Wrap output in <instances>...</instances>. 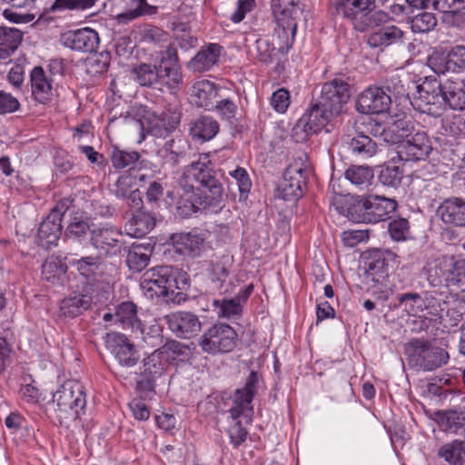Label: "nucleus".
Here are the masks:
<instances>
[{
  "label": "nucleus",
  "mask_w": 465,
  "mask_h": 465,
  "mask_svg": "<svg viewBox=\"0 0 465 465\" xmlns=\"http://www.w3.org/2000/svg\"><path fill=\"white\" fill-rule=\"evenodd\" d=\"M186 173L198 185L182 184L183 193L176 203V214L189 218L201 210L220 212L224 206V189L222 174L214 169L209 154H200L187 165Z\"/></svg>",
  "instance_id": "nucleus-1"
},
{
  "label": "nucleus",
  "mask_w": 465,
  "mask_h": 465,
  "mask_svg": "<svg viewBox=\"0 0 465 465\" xmlns=\"http://www.w3.org/2000/svg\"><path fill=\"white\" fill-rule=\"evenodd\" d=\"M140 286L144 295L152 300L181 304L188 298L186 291L190 287V276L175 266H155L143 274Z\"/></svg>",
  "instance_id": "nucleus-2"
},
{
  "label": "nucleus",
  "mask_w": 465,
  "mask_h": 465,
  "mask_svg": "<svg viewBox=\"0 0 465 465\" xmlns=\"http://www.w3.org/2000/svg\"><path fill=\"white\" fill-rule=\"evenodd\" d=\"M261 374L256 371H251L242 388L235 390L232 399V407L229 412L231 417L236 420L229 430L230 442L234 448H238L246 440L248 431L238 420L242 417L246 423L252 421L253 413L252 401L258 392Z\"/></svg>",
  "instance_id": "nucleus-3"
},
{
  "label": "nucleus",
  "mask_w": 465,
  "mask_h": 465,
  "mask_svg": "<svg viewBox=\"0 0 465 465\" xmlns=\"http://www.w3.org/2000/svg\"><path fill=\"white\" fill-rule=\"evenodd\" d=\"M351 96V84L342 78L335 77L321 85L320 94L308 109L327 125L346 112Z\"/></svg>",
  "instance_id": "nucleus-4"
},
{
  "label": "nucleus",
  "mask_w": 465,
  "mask_h": 465,
  "mask_svg": "<svg viewBox=\"0 0 465 465\" xmlns=\"http://www.w3.org/2000/svg\"><path fill=\"white\" fill-rule=\"evenodd\" d=\"M55 405V419L62 427L69 428L85 412L86 395L84 386L74 381H67L53 394Z\"/></svg>",
  "instance_id": "nucleus-5"
},
{
  "label": "nucleus",
  "mask_w": 465,
  "mask_h": 465,
  "mask_svg": "<svg viewBox=\"0 0 465 465\" xmlns=\"http://www.w3.org/2000/svg\"><path fill=\"white\" fill-rule=\"evenodd\" d=\"M393 198L377 194L357 196L346 210V216L353 223H378L386 221L397 209Z\"/></svg>",
  "instance_id": "nucleus-6"
},
{
  "label": "nucleus",
  "mask_w": 465,
  "mask_h": 465,
  "mask_svg": "<svg viewBox=\"0 0 465 465\" xmlns=\"http://www.w3.org/2000/svg\"><path fill=\"white\" fill-rule=\"evenodd\" d=\"M404 353L411 368L433 371L448 363V351L433 345L429 340L412 338L404 345Z\"/></svg>",
  "instance_id": "nucleus-7"
},
{
  "label": "nucleus",
  "mask_w": 465,
  "mask_h": 465,
  "mask_svg": "<svg viewBox=\"0 0 465 465\" xmlns=\"http://www.w3.org/2000/svg\"><path fill=\"white\" fill-rule=\"evenodd\" d=\"M411 105L421 114L439 117L444 114L443 84L433 76H427L415 85Z\"/></svg>",
  "instance_id": "nucleus-8"
},
{
  "label": "nucleus",
  "mask_w": 465,
  "mask_h": 465,
  "mask_svg": "<svg viewBox=\"0 0 465 465\" xmlns=\"http://www.w3.org/2000/svg\"><path fill=\"white\" fill-rule=\"evenodd\" d=\"M238 334L227 323H214L199 339L198 345L203 352L216 355L231 352L236 346Z\"/></svg>",
  "instance_id": "nucleus-9"
},
{
  "label": "nucleus",
  "mask_w": 465,
  "mask_h": 465,
  "mask_svg": "<svg viewBox=\"0 0 465 465\" xmlns=\"http://www.w3.org/2000/svg\"><path fill=\"white\" fill-rule=\"evenodd\" d=\"M169 365V355L164 349H156L143 361V370L136 381V391L147 394L155 391L156 382Z\"/></svg>",
  "instance_id": "nucleus-10"
},
{
  "label": "nucleus",
  "mask_w": 465,
  "mask_h": 465,
  "mask_svg": "<svg viewBox=\"0 0 465 465\" xmlns=\"http://www.w3.org/2000/svg\"><path fill=\"white\" fill-rule=\"evenodd\" d=\"M91 218L79 209L69 213V220L64 231V240L70 245L84 250L90 245L93 228Z\"/></svg>",
  "instance_id": "nucleus-11"
},
{
  "label": "nucleus",
  "mask_w": 465,
  "mask_h": 465,
  "mask_svg": "<svg viewBox=\"0 0 465 465\" xmlns=\"http://www.w3.org/2000/svg\"><path fill=\"white\" fill-rule=\"evenodd\" d=\"M433 151L432 142L425 131L418 128L417 133L402 140L397 146L398 157L404 162L425 161Z\"/></svg>",
  "instance_id": "nucleus-12"
},
{
  "label": "nucleus",
  "mask_w": 465,
  "mask_h": 465,
  "mask_svg": "<svg viewBox=\"0 0 465 465\" xmlns=\"http://www.w3.org/2000/svg\"><path fill=\"white\" fill-rule=\"evenodd\" d=\"M335 9V15H342L343 17L352 21L360 20L355 24L359 31L366 30L371 24V19L367 16L375 8V0H331Z\"/></svg>",
  "instance_id": "nucleus-13"
},
{
  "label": "nucleus",
  "mask_w": 465,
  "mask_h": 465,
  "mask_svg": "<svg viewBox=\"0 0 465 465\" xmlns=\"http://www.w3.org/2000/svg\"><path fill=\"white\" fill-rule=\"evenodd\" d=\"M105 345L117 362L126 368L135 366L140 353L134 343L124 333L113 331L106 334Z\"/></svg>",
  "instance_id": "nucleus-14"
},
{
  "label": "nucleus",
  "mask_w": 465,
  "mask_h": 465,
  "mask_svg": "<svg viewBox=\"0 0 465 465\" xmlns=\"http://www.w3.org/2000/svg\"><path fill=\"white\" fill-rule=\"evenodd\" d=\"M397 255L388 250H369L363 253V268L373 282H382L389 276L390 269Z\"/></svg>",
  "instance_id": "nucleus-15"
},
{
  "label": "nucleus",
  "mask_w": 465,
  "mask_h": 465,
  "mask_svg": "<svg viewBox=\"0 0 465 465\" xmlns=\"http://www.w3.org/2000/svg\"><path fill=\"white\" fill-rule=\"evenodd\" d=\"M122 237V232L114 225L94 226L92 231L90 245L96 249L100 255L114 256L121 252Z\"/></svg>",
  "instance_id": "nucleus-16"
},
{
  "label": "nucleus",
  "mask_w": 465,
  "mask_h": 465,
  "mask_svg": "<svg viewBox=\"0 0 465 465\" xmlns=\"http://www.w3.org/2000/svg\"><path fill=\"white\" fill-rule=\"evenodd\" d=\"M234 259L228 253L209 262L207 279L213 289L224 294H231L229 286L232 285L230 275L232 272Z\"/></svg>",
  "instance_id": "nucleus-17"
},
{
  "label": "nucleus",
  "mask_w": 465,
  "mask_h": 465,
  "mask_svg": "<svg viewBox=\"0 0 465 465\" xmlns=\"http://www.w3.org/2000/svg\"><path fill=\"white\" fill-rule=\"evenodd\" d=\"M391 104V98L384 87L373 85L359 94L355 102V110L361 114H380L387 112Z\"/></svg>",
  "instance_id": "nucleus-18"
},
{
  "label": "nucleus",
  "mask_w": 465,
  "mask_h": 465,
  "mask_svg": "<svg viewBox=\"0 0 465 465\" xmlns=\"http://www.w3.org/2000/svg\"><path fill=\"white\" fill-rule=\"evenodd\" d=\"M180 124V115L178 114H156L155 113L147 112L140 120L142 128V139H144V133L154 137H167L172 134Z\"/></svg>",
  "instance_id": "nucleus-19"
},
{
  "label": "nucleus",
  "mask_w": 465,
  "mask_h": 465,
  "mask_svg": "<svg viewBox=\"0 0 465 465\" xmlns=\"http://www.w3.org/2000/svg\"><path fill=\"white\" fill-rule=\"evenodd\" d=\"M306 171L297 165L288 166L282 175V180L277 187L278 197L284 201L295 202L303 194Z\"/></svg>",
  "instance_id": "nucleus-20"
},
{
  "label": "nucleus",
  "mask_w": 465,
  "mask_h": 465,
  "mask_svg": "<svg viewBox=\"0 0 465 465\" xmlns=\"http://www.w3.org/2000/svg\"><path fill=\"white\" fill-rule=\"evenodd\" d=\"M169 240L177 253L190 258H196L202 254L205 237L197 229H193L187 232L172 233Z\"/></svg>",
  "instance_id": "nucleus-21"
},
{
  "label": "nucleus",
  "mask_w": 465,
  "mask_h": 465,
  "mask_svg": "<svg viewBox=\"0 0 465 465\" xmlns=\"http://www.w3.org/2000/svg\"><path fill=\"white\" fill-rule=\"evenodd\" d=\"M169 329L181 339H190L201 331L199 317L191 312L180 311L165 317Z\"/></svg>",
  "instance_id": "nucleus-22"
},
{
  "label": "nucleus",
  "mask_w": 465,
  "mask_h": 465,
  "mask_svg": "<svg viewBox=\"0 0 465 465\" xmlns=\"http://www.w3.org/2000/svg\"><path fill=\"white\" fill-rule=\"evenodd\" d=\"M61 40L65 47L86 53L95 52L100 43L98 33L90 27L68 31Z\"/></svg>",
  "instance_id": "nucleus-23"
},
{
  "label": "nucleus",
  "mask_w": 465,
  "mask_h": 465,
  "mask_svg": "<svg viewBox=\"0 0 465 465\" xmlns=\"http://www.w3.org/2000/svg\"><path fill=\"white\" fill-rule=\"evenodd\" d=\"M159 64H163L164 75L167 76V82H165L166 88L171 93H174L179 89V85L183 82L178 52L174 44L167 45L166 49L163 52Z\"/></svg>",
  "instance_id": "nucleus-24"
},
{
  "label": "nucleus",
  "mask_w": 465,
  "mask_h": 465,
  "mask_svg": "<svg viewBox=\"0 0 465 465\" xmlns=\"http://www.w3.org/2000/svg\"><path fill=\"white\" fill-rule=\"evenodd\" d=\"M437 216L449 226L465 227V199L449 197L436 210Z\"/></svg>",
  "instance_id": "nucleus-25"
},
{
  "label": "nucleus",
  "mask_w": 465,
  "mask_h": 465,
  "mask_svg": "<svg viewBox=\"0 0 465 465\" xmlns=\"http://www.w3.org/2000/svg\"><path fill=\"white\" fill-rule=\"evenodd\" d=\"M225 91V88L211 81L203 80L193 84L191 97L196 106L212 111L219 97L223 96V93Z\"/></svg>",
  "instance_id": "nucleus-26"
},
{
  "label": "nucleus",
  "mask_w": 465,
  "mask_h": 465,
  "mask_svg": "<svg viewBox=\"0 0 465 465\" xmlns=\"http://www.w3.org/2000/svg\"><path fill=\"white\" fill-rule=\"evenodd\" d=\"M253 284L250 283L242 288L239 292L230 299L213 300V304L220 318H231L232 316L241 315L242 306L247 302L249 297L253 292Z\"/></svg>",
  "instance_id": "nucleus-27"
},
{
  "label": "nucleus",
  "mask_w": 465,
  "mask_h": 465,
  "mask_svg": "<svg viewBox=\"0 0 465 465\" xmlns=\"http://www.w3.org/2000/svg\"><path fill=\"white\" fill-rule=\"evenodd\" d=\"M70 265L88 282L99 281L104 275L108 264L101 255H83L70 261Z\"/></svg>",
  "instance_id": "nucleus-28"
},
{
  "label": "nucleus",
  "mask_w": 465,
  "mask_h": 465,
  "mask_svg": "<svg viewBox=\"0 0 465 465\" xmlns=\"http://www.w3.org/2000/svg\"><path fill=\"white\" fill-rule=\"evenodd\" d=\"M452 262L438 259L426 263L422 271L429 284L432 287L445 286L451 292Z\"/></svg>",
  "instance_id": "nucleus-29"
},
{
  "label": "nucleus",
  "mask_w": 465,
  "mask_h": 465,
  "mask_svg": "<svg viewBox=\"0 0 465 465\" xmlns=\"http://www.w3.org/2000/svg\"><path fill=\"white\" fill-rule=\"evenodd\" d=\"M223 47L216 43H209L201 47L196 54L188 62L189 70L203 73L217 65Z\"/></svg>",
  "instance_id": "nucleus-30"
},
{
  "label": "nucleus",
  "mask_w": 465,
  "mask_h": 465,
  "mask_svg": "<svg viewBox=\"0 0 465 465\" xmlns=\"http://www.w3.org/2000/svg\"><path fill=\"white\" fill-rule=\"evenodd\" d=\"M136 82L144 87H153L163 90L167 82L163 64H141L132 70Z\"/></svg>",
  "instance_id": "nucleus-31"
},
{
  "label": "nucleus",
  "mask_w": 465,
  "mask_h": 465,
  "mask_svg": "<svg viewBox=\"0 0 465 465\" xmlns=\"http://www.w3.org/2000/svg\"><path fill=\"white\" fill-rule=\"evenodd\" d=\"M156 225V213L153 208H141L133 213L127 223L128 234L134 238H142L149 233Z\"/></svg>",
  "instance_id": "nucleus-32"
},
{
  "label": "nucleus",
  "mask_w": 465,
  "mask_h": 465,
  "mask_svg": "<svg viewBox=\"0 0 465 465\" xmlns=\"http://www.w3.org/2000/svg\"><path fill=\"white\" fill-rule=\"evenodd\" d=\"M435 420L440 430L446 433L465 436V411L461 410L450 409L437 411Z\"/></svg>",
  "instance_id": "nucleus-33"
},
{
  "label": "nucleus",
  "mask_w": 465,
  "mask_h": 465,
  "mask_svg": "<svg viewBox=\"0 0 465 465\" xmlns=\"http://www.w3.org/2000/svg\"><path fill=\"white\" fill-rule=\"evenodd\" d=\"M326 125L309 109L297 121L292 129V138L296 143H304L312 134H318Z\"/></svg>",
  "instance_id": "nucleus-34"
},
{
  "label": "nucleus",
  "mask_w": 465,
  "mask_h": 465,
  "mask_svg": "<svg viewBox=\"0 0 465 465\" xmlns=\"http://www.w3.org/2000/svg\"><path fill=\"white\" fill-rule=\"evenodd\" d=\"M62 233V220L56 214L49 213L38 228L37 238L39 245L45 249H49L52 245H56Z\"/></svg>",
  "instance_id": "nucleus-35"
},
{
  "label": "nucleus",
  "mask_w": 465,
  "mask_h": 465,
  "mask_svg": "<svg viewBox=\"0 0 465 465\" xmlns=\"http://www.w3.org/2000/svg\"><path fill=\"white\" fill-rule=\"evenodd\" d=\"M32 95L35 101L45 104L52 100L53 88L51 80L41 66H35L30 74Z\"/></svg>",
  "instance_id": "nucleus-36"
},
{
  "label": "nucleus",
  "mask_w": 465,
  "mask_h": 465,
  "mask_svg": "<svg viewBox=\"0 0 465 465\" xmlns=\"http://www.w3.org/2000/svg\"><path fill=\"white\" fill-rule=\"evenodd\" d=\"M93 303V297L87 293L73 292L60 302L61 315L75 318L87 311Z\"/></svg>",
  "instance_id": "nucleus-37"
},
{
  "label": "nucleus",
  "mask_w": 465,
  "mask_h": 465,
  "mask_svg": "<svg viewBox=\"0 0 465 465\" xmlns=\"http://www.w3.org/2000/svg\"><path fill=\"white\" fill-rule=\"evenodd\" d=\"M189 143L183 137L167 141L161 150L164 163L170 166H176L187 159Z\"/></svg>",
  "instance_id": "nucleus-38"
},
{
  "label": "nucleus",
  "mask_w": 465,
  "mask_h": 465,
  "mask_svg": "<svg viewBox=\"0 0 465 465\" xmlns=\"http://www.w3.org/2000/svg\"><path fill=\"white\" fill-rule=\"evenodd\" d=\"M24 32L15 27L0 25V60H5L21 45Z\"/></svg>",
  "instance_id": "nucleus-39"
},
{
  "label": "nucleus",
  "mask_w": 465,
  "mask_h": 465,
  "mask_svg": "<svg viewBox=\"0 0 465 465\" xmlns=\"http://www.w3.org/2000/svg\"><path fill=\"white\" fill-rule=\"evenodd\" d=\"M290 23L289 25L276 23L271 38H269L272 45L276 46L282 54H287L292 47L297 31V24Z\"/></svg>",
  "instance_id": "nucleus-40"
},
{
  "label": "nucleus",
  "mask_w": 465,
  "mask_h": 465,
  "mask_svg": "<svg viewBox=\"0 0 465 465\" xmlns=\"http://www.w3.org/2000/svg\"><path fill=\"white\" fill-rule=\"evenodd\" d=\"M112 165L116 170L128 169L129 171L141 169L143 161L137 151H127L114 146L110 153Z\"/></svg>",
  "instance_id": "nucleus-41"
},
{
  "label": "nucleus",
  "mask_w": 465,
  "mask_h": 465,
  "mask_svg": "<svg viewBox=\"0 0 465 465\" xmlns=\"http://www.w3.org/2000/svg\"><path fill=\"white\" fill-rule=\"evenodd\" d=\"M218 122L211 116L202 115L198 117L190 128L193 138L206 142L212 140L219 133Z\"/></svg>",
  "instance_id": "nucleus-42"
},
{
  "label": "nucleus",
  "mask_w": 465,
  "mask_h": 465,
  "mask_svg": "<svg viewBox=\"0 0 465 465\" xmlns=\"http://www.w3.org/2000/svg\"><path fill=\"white\" fill-rule=\"evenodd\" d=\"M348 148L354 156L368 159L376 154L378 146L369 135L358 132L348 142Z\"/></svg>",
  "instance_id": "nucleus-43"
},
{
  "label": "nucleus",
  "mask_w": 465,
  "mask_h": 465,
  "mask_svg": "<svg viewBox=\"0 0 465 465\" xmlns=\"http://www.w3.org/2000/svg\"><path fill=\"white\" fill-rule=\"evenodd\" d=\"M465 84L448 82L443 84L444 112L447 108L452 110L465 109Z\"/></svg>",
  "instance_id": "nucleus-44"
},
{
  "label": "nucleus",
  "mask_w": 465,
  "mask_h": 465,
  "mask_svg": "<svg viewBox=\"0 0 465 465\" xmlns=\"http://www.w3.org/2000/svg\"><path fill=\"white\" fill-rule=\"evenodd\" d=\"M115 323L133 331L141 330L142 322L137 317V307L133 302H124L115 308Z\"/></svg>",
  "instance_id": "nucleus-45"
},
{
  "label": "nucleus",
  "mask_w": 465,
  "mask_h": 465,
  "mask_svg": "<svg viewBox=\"0 0 465 465\" xmlns=\"http://www.w3.org/2000/svg\"><path fill=\"white\" fill-rule=\"evenodd\" d=\"M438 456L450 465H465V440H453L438 450Z\"/></svg>",
  "instance_id": "nucleus-46"
},
{
  "label": "nucleus",
  "mask_w": 465,
  "mask_h": 465,
  "mask_svg": "<svg viewBox=\"0 0 465 465\" xmlns=\"http://www.w3.org/2000/svg\"><path fill=\"white\" fill-rule=\"evenodd\" d=\"M140 42L148 48H161L168 42L169 33L161 27L145 25L140 29Z\"/></svg>",
  "instance_id": "nucleus-47"
},
{
  "label": "nucleus",
  "mask_w": 465,
  "mask_h": 465,
  "mask_svg": "<svg viewBox=\"0 0 465 465\" xmlns=\"http://www.w3.org/2000/svg\"><path fill=\"white\" fill-rule=\"evenodd\" d=\"M97 0H54L45 8L44 14H61L64 12H83L92 8Z\"/></svg>",
  "instance_id": "nucleus-48"
},
{
  "label": "nucleus",
  "mask_w": 465,
  "mask_h": 465,
  "mask_svg": "<svg viewBox=\"0 0 465 465\" xmlns=\"http://www.w3.org/2000/svg\"><path fill=\"white\" fill-rule=\"evenodd\" d=\"M229 174L233 179L228 183V190L234 196V188L239 191V201H246L252 188V181L247 171L242 167L230 171Z\"/></svg>",
  "instance_id": "nucleus-49"
},
{
  "label": "nucleus",
  "mask_w": 465,
  "mask_h": 465,
  "mask_svg": "<svg viewBox=\"0 0 465 465\" xmlns=\"http://www.w3.org/2000/svg\"><path fill=\"white\" fill-rule=\"evenodd\" d=\"M67 270L68 266L65 262L52 257L42 265V278L53 284L62 283Z\"/></svg>",
  "instance_id": "nucleus-50"
},
{
  "label": "nucleus",
  "mask_w": 465,
  "mask_h": 465,
  "mask_svg": "<svg viewBox=\"0 0 465 465\" xmlns=\"http://www.w3.org/2000/svg\"><path fill=\"white\" fill-rule=\"evenodd\" d=\"M152 249L142 244L133 245L126 256L128 268L135 272L143 271L150 262Z\"/></svg>",
  "instance_id": "nucleus-51"
},
{
  "label": "nucleus",
  "mask_w": 465,
  "mask_h": 465,
  "mask_svg": "<svg viewBox=\"0 0 465 465\" xmlns=\"http://www.w3.org/2000/svg\"><path fill=\"white\" fill-rule=\"evenodd\" d=\"M377 178L383 186L397 188L401 183L403 170L393 163L383 164L377 171Z\"/></svg>",
  "instance_id": "nucleus-52"
},
{
  "label": "nucleus",
  "mask_w": 465,
  "mask_h": 465,
  "mask_svg": "<svg viewBox=\"0 0 465 465\" xmlns=\"http://www.w3.org/2000/svg\"><path fill=\"white\" fill-rule=\"evenodd\" d=\"M403 36V32L394 26H387L373 33L369 39L371 45H390L400 41Z\"/></svg>",
  "instance_id": "nucleus-53"
},
{
  "label": "nucleus",
  "mask_w": 465,
  "mask_h": 465,
  "mask_svg": "<svg viewBox=\"0 0 465 465\" xmlns=\"http://www.w3.org/2000/svg\"><path fill=\"white\" fill-rule=\"evenodd\" d=\"M451 292H455L458 300L463 302L465 299V259H459L452 262Z\"/></svg>",
  "instance_id": "nucleus-54"
},
{
  "label": "nucleus",
  "mask_w": 465,
  "mask_h": 465,
  "mask_svg": "<svg viewBox=\"0 0 465 465\" xmlns=\"http://www.w3.org/2000/svg\"><path fill=\"white\" fill-rule=\"evenodd\" d=\"M397 306L402 308L410 315L422 312L423 301L421 294L416 292L398 293L395 297Z\"/></svg>",
  "instance_id": "nucleus-55"
},
{
  "label": "nucleus",
  "mask_w": 465,
  "mask_h": 465,
  "mask_svg": "<svg viewBox=\"0 0 465 465\" xmlns=\"http://www.w3.org/2000/svg\"><path fill=\"white\" fill-rule=\"evenodd\" d=\"M345 178L357 186L368 185L374 177L373 170L368 166L351 165L344 173Z\"/></svg>",
  "instance_id": "nucleus-56"
},
{
  "label": "nucleus",
  "mask_w": 465,
  "mask_h": 465,
  "mask_svg": "<svg viewBox=\"0 0 465 465\" xmlns=\"http://www.w3.org/2000/svg\"><path fill=\"white\" fill-rule=\"evenodd\" d=\"M409 24L413 33H428L437 25L434 14L421 11L409 18Z\"/></svg>",
  "instance_id": "nucleus-57"
},
{
  "label": "nucleus",
  "mask_w": 465,
  "mask_h": 465,
  "mask_svg": "<svg viewBox=\"0 0 465 465\" xmlns=\"http://www.w3.org/2000/svg\"><path fill=\"white\" fill-rule=\"evenodd\" d=\"M428 66L437 74L456 73L452 68V63L449 53L433 52L427 60Z\"/></svg>",
  "instance_id": "nucleus-58"
},
{
  "label": "nucleus",
  "mask_w": 465,
  "mask_h": 465,
  "mask_svg": "<svg viewBox=\"0 0 465 465\" xmlns=\"http://www.w3.org/2000/svg\"><path fill=\"white\" fill-rule=\"evenodd\" d=\"M213 111H216L222 120L232 124V121L236 119L238 106L232 98L225 97L223 94V96L219 97L216 104L213 106Z\"/></svg>",
  "instance_id": "nucleus-59"
},
{
  "label": "nucleus",
  "mask_w": 465,
  "mask_h": 465,
  "mask_svg": "<svg viewBox=\"0 0 465 465\" xmlns=\"http://www.w3.org/2000/svg\"><path fill=\"white\" fill-rule=\"evenodd\" d=\"M391 130L398 134L399 138L406 140L411 137L412 134L417 133L418 129L415 121L411 117L404 114L391 123Z\"/></svg>",
  "instance_id": "nucleus-60"
},
{
  "label": "nucleus",
  "mask_w": 465,
  "mask_h": 465,
  "mask_svg": "<svg viewBox=\"0 0 465 465\" xmlns=\"http://www.w3.org/2000/svg\"><path fill=\"white\" fill-rule=\"evenodd\" d=\"M257 58L259 61L265 64H272L276 55L281 54L276 46L272 45L269 38H259L256 40Z\"/></svg>",
  "instance_id": "nucleus-61"
},
{
  "label": "nucleus",
  "mask_w": 465,
  "mask_h": 465,
  "mask_svg": "<svg viewBox=\"0 0 465 465\" xmlns=\"http://www.w3.org/2000/svg\"><path fill=\"white\" fill-rule=\"evenodd\" d=\"M110 63L108 53L95 54L85 62L86 72L91 75L102 74L107 71Z\"/></svg>",
  "instance_id": "nucleus-62"
},
{
  "label": "nucleus",
  "mask_w": 465,
  "mask_h": 465,
  "mask_svg": "<svg viewBox=\"0 0 465 465\" xmlns=\"http://www.w3.org/2000/svg\"><path fill=\"white\" fill-rule=\"evenodd\" d=\"M434 5L445 14H451L455 19L461 18L462 23L465 22V14L460 13L465 9V0H437Z\"/></svg>",
  "instance_id": "nucleus-63"
},
{
  "label": "nucleus",
  "mask_w": 465,
  "mask_h": 465,
  "mask_svg": "<svg viewBox=\"0 0 465 465\" xmlns=\"http://www.w3.org/2000/svg\"><path fill=\"white\" fill-rule=\"evenodd\" d=\"M388 232L393 241H405L410 234L409 221L405 218L391 220L388 225Z\"/></svg>",
  "instance_id": "nucleus-64"
}]
</instances>
